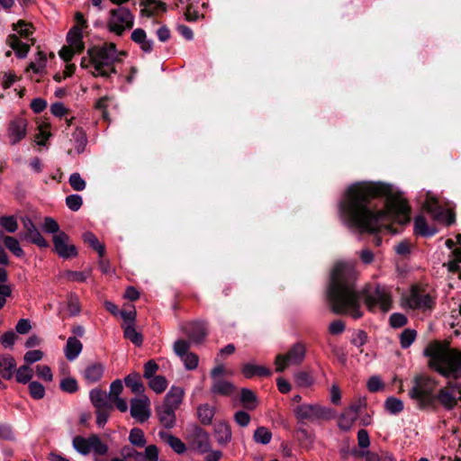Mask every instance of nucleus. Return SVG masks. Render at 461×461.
Returning <instances> with one entry per match:
<instances>
[{
	"instance_id": "nucleus-1",
	"label": "nucleus",
	"mask_w": 461,
	"mask_h": 461,
	"mask_svg": "<svg viewBox=\"0 0 461 461\" xmlns=\"http://www.w3.org/2000/svg\"><path fill=\"white\" fill-rule=\"evenodd\" d=\"M339 213L348 228L358 232L391 231V223L410 221V207L393 186L381 182H357L344 192Z\"/></svg>"
},
{
	"instance_id": "nucleus-2",
	"label": "nucleus",
	"mask_w": 461,
	"mask_h": 461,
	"mask_svg": "<svg viewBox=\"0 0 461 461\" xmlns=\"http://www.w3.org/2000/svg\"><path fill=\"white\" fill-rule=\"evenodd\" d=\"M357 276V273L350 263L339 262L334 266L327 294L335 313L348 314L354 319L362 317L361 294L355 285Z\"/></svg>"
},
{
	"instance_id": "nucleus-3",
	"label": "nucleus",
	"mask_w": 461,
	"mask_h": 461,
	"mask_svg": "<svg viewBox=\"0 0 461 461\" xmlns=\"http://www.w3.org/2000/svg\"><path fill=\"white\" fill-rule=\"evenodd\" d=\"M424 355L429 366L446 378L461 379V351L440 341L427 345Z\"/></svg>"
},
{
	"instance_id": "nucleus-4",
	"label": "nucleus",
	"mask_w": 461,
	"mask_h": 461,
	"mask_svg": "<svg viewBox=\"0 0 461 461\" xmlns=\"http://www.w3.org/2000/svg\"><path fill=\"white\" fill-rule=\"evenodd\" d=\"M118 51L114 43H104L87 50V57L81 59V68L94 77H108L115 73L114 64L118 60Z\"/></svg>"
},
{
	"instance_id": "nucleus-5",
	"label": "nucleus",
	"mask_w": 461,
	"mask_h": 461,
	"mask_svg": "<svg viewBox=\"0 0 461 461\" xmlns=\"http://www.w3.org/2000/svg\"><path fill=\"white\" fill-rule=\"evenodd\" d=\"M366 307L371 312H387L392 306L390 289L384 285L368 287L363 292Z\"/></svg>"
},
{
	"instance_id": "nucleus-6",
	"label": "nucleus",
	"mask_w": 461,
	"mask_h": 461,
	"mask_svg": "<svg viewBox=\"0 0 461 461\" xmlns=\"http://www.w3.org/2000/svg\"><path fill=\"white\" fill-rule=\"evenodd\" d=\"M438 386L435 378L427 375H418L413 379V385L409 392L411 399L416 400L420 405H425L430 402L433 393Z\"/></svg>"
},
{
	"instance_id": "nucleus-7",
	"label": "nucleus",
	"mask_w": 461,
	"mask_h": 461,
	"mask_svg": "<svg viewBox=\"0 0 461 461\" xmlns=\"http://www.w3.org/2000/svg\"><path fill=\"white\" fill-rule=\"evenodd\" d=\"M434 297L426 290L413 285L402 297V306L406 309L428 311L434 306Z\"/></svg>"
},
{
	"instance_id": "nucleus-8",
	"label": "nucleus",
	"mask_w": 461,
	"mask_h": 461,
	"mask_svg": "<svg viewBox=\"0 0 461 461\" xmlns=\"http://www.w3.org/2000/svg\"><path fill=\"white\" fill-rule=\"evenodd\" d=\"M134 23V16L126 7H118L109 12L107 28L111 32L122 35L125 31L130 30Z\"/></svg>"
},
{
	"instance_id": "nucleus-9",
	"label": "nucleus",
	"mask_w": 461,
	"mask_h": 461,
	"mask_svg": "<svg viewBox=\"0 0 461 461\" xmlns=\"http://www.w3.org/2000/svg\"><path fill=\"white\" fill-rule=\"evenodd\" d=\"M72 445L75 450L83 456L90 453L104 456L108 452V446L95 434L90 435L88 438L77 436L73 438Z\"/></svg>"
},
{
	"instance_id": "nucleus-10",
	"label": "nucleus",
	"mask_w": 461,
	"mask_h": 461,
	"mask_svg": "<svg viewBox=\"0 0 461 461\" xmlns=\"http://www.w3.org/2000/svg\"><path fill=\"white\" fill-rule=\"evenodd\" d=\"M295 417L299 420H330L333 417L330 409L318 404H301L294 410Z\"/></svg>"
},
{
	"instance_id": "nucleus-11",
	"label": "nucleus",
	"mask_w": 461,
	"mask_h": 461,
	"mask_svg": "<svg viewBox=\"0 0 461 461\" xmlns=\"http://www.w3.org/2000/svg\"><path fill=\"white\" fill-rule=\"evenodd\" d=\"M305 347L302 343L294 344L286 354H279L276 357V371L284 372L288 366H298L305 357Z\"/></svg>"
},
{
	"instance_id": "nucleus-12",
	"label": "nucleus",
	"mask_w": 461,
	"mask_h": 461,
	"mask_svg": "<svg viewBox=\"0 0 461 461\" xmlns=\"http://www.w3.org/2000/svg\"><path fill=\"white\" fill-rule=\"evenodd\" d=\"M437 401L446 410H453L458 402H461V384L458 382H447L436 395Z\"/></svg>"
},
{
	"instance_id": "nucleus-13",
	"label": "nucleus",
	"mask_w": 461,
	"mask_h": 461,
	"mask_svg": "<svg viewBox=\"0 0 461 461\" xmlns=\"http://www.w3.org/2000/svg\"><path fill=\"white\" fill-rule=\"evenodd\" d=\"M82 38V31L81 28L78 27V25H75L73 28H71L67 35V41L68 45L63 47L60 50V58L65 61H68L72 59L75 53L82 51L85 48Z\"/></svg>"
},
{
	"instance_id": "nucleus-14",
	"label": "nucleus",
	"mask_w": 461,
	"mask_h": 461,
	"mask_svg": "<svg viewBox=\"0 0 461 461\" xmlns=\"http://www.w3.org/2000/svg\"><path fill=\"white\" fill-rule=\"evenodd\" d=\"M424 207L430 213L431 217L439 223L448 226L455 221L452 211L439 206L435 197L428 194Z\"/></svg>"
},
{
	"instance_id": "nucleus-15",
	"label": "nucleus",
	"mask_w": 461,
	"mask_h": 461,
	"mask_svg": "<svg viewBox=\"0 0 461 461\" xmlns=\"http://www.w3.org/2000/svg\"><path fill=\"white\" fill-rule=\"evenodd\" d=\"M131 416L139 423L147 421L150 415V400L147 395H140L131 400Z\"/></svg>"
},
{
	"instance_id": "nucleus-16",
	"label": "nucleus",
	"mask_w": 461,
	"mask_h": 461,
	"mask_svg": "<svg viewBox=\"0 0 461 461\" xmlns=\"http://www.w3.org/2000/svg\"><path fill=\"white\" fill-rule=\"evenodd\" d=\"M28 122L23 117L13 119L7 128V138L12 145H15L25 138Z\"/></svg>"
},
{
	"instance_id": "nucleus-17",
	"label": "nucleus",
	"mask_w": 461,
	"mask_h": 461,
	"mask_svg": "<svg viewBox=\"0 0 461 461\" xmlns=\"http://www.w3.org/2000/svg\"><path fill=\"white\" fill-rule=\"evenodd\" d=\"M68 236L64 231L53 236L55 251L63 258H68L77 255L76 247L68 244Z\"/></svg>"
},
{
	"instance_id": "nucleus-18",
	"label": "nucleus",
	"mask_w": 461,
	"mask_h": 461,
	"mask_svg": "<svg viewBox=\"0 0 461 461\" xmlns=\"http://www.w3.org/2000/svg\"><path fill=\"white\" fill-rule=\"evenodd\" d=\"M193 447L200 454H205L211 447L209 434L203 429L194 426L189 436Z\"/></svg>"
},
{
	"instance_id": "nucleus-19",
	"label": "nucleus",
	"mask_w": 461,
	"mask_h": 461,
	"mask_svg": "<svg viewBox=\"0 0 461 461\" xmlns=\"http://www.w3.org/2000/svg\"><path fill=\"white\" fill-rule=\"evenodd\" d=\"M22 222L23 225V228L26 230V234L24 235V238L31 241L32 243L37 245L40 248H47L49 247V243L47 240L42 237L35 224L32 222V221L29 217H23L22 219Z\"/></svg>"
},
{
	"instance_id": "nucleus-20",
	"label": "nucleus",
	"mask_w": 461,
	"mask_h": 461,
	"mask_svg": "<svg viewBox=\"0 0 461 461\" xmlns=\"http://www.w3.org/2000/svg\"><path fill=\"white\" fill-rule=\"evenodd\" d=\"M182 330L194 343H200L207 335L206 326L202 321L185 323L182 326Z\"/></svg>"
},
{
	"instance_id": "nucleus-21",
	"label": "nucleus",
	"mask_w": 461,
	"mask_h": 461,
	"mask_svg": "<svg viewBox=\"0 0 461 461\" xmlns=\"http://www.w3.org/2000/svg\"><path fill=\"white\" fill-rule=\"evenodd\" d=\"M185 390L182 387L173 385L167 393L162 404L177 410L183 402Z\"/></svg>"
},
{
	"instance_id": "nucleus-22",
	"label": "nucleus",
	"mask_w": 461,
	"mask_h": 461,
	"mask_svg": "<svg viewBox=\"0 0 461 461\" xmlns=\"http://www.w3.org/2000/svg\"><path fill=\"white\" fill-rule=\"evenodd\" d=\"M241 373L247 379H250L254 376H269L271 375V371L267 367L256 365L253 362L243 364L241 367Z\"/></svg>"
},
{
	"instance_id": "nucleus-23",
	"label": "nucleus",
	"mask_w": 461,
	"mask_h": 461,
	"mask_svg": "<svg viewBox=\"0 0 461 461\" xmlns=\"http://www.w3.org/2000/svg\"><path fill=\"white\" fill-rule=\"evenodd\" d=\"M176 411L170 407L161 404L157 408V414L159 422L167 429H171L176 424Z\"/></svg>"
},
{
	"instance_id": "nucleus-24",
	"label": "nucleus",
	"mask_w": 461,
	"mask_h": 461,
	"mask_svg": "<svg viewBox=\"0 0 461 461\" xmlns=\"http://www.w3.org/2000/svg\"><path fill=\"white\" fill-rule=\"evenodd\" d=\"M104 371L103 364L95 362L89 364L83 372V376L88 384H95L98 382Z\"/></svg>"
},
{
	"instance_id": "nucleus-25",
	"label": "nucleus",
	"mask_w": 461,
	"mask_h": 461,
	"mask_svg": "<svg viewBox=\"0 0 461 461\" xmlns=\"http://www.w3.org/2000/svg\"><path fill=\"white\" fill-rule=\"evenodd\" d=\"M89 397L91 400V402L95 407V409H104V408H113V405L111 403V400L108 396V394L98 389L95 388L91 390L89 393Z\"/></svg>"
},
{
	"instance_id": "nucleus-26",
	"label": "nucleus",
	"mask_w": 461,
	"mask_h": 461,
	"mask_svg": "<svg viewBox=\"0 0 461 461\" xmlns=\"http://www.w3.org/2000/svg\"><path fill=\"white\" fill-rule=\"evenodd\" d=\"M159 438L167 444L176 453L183 454L185 452V445L181 441L180 438L175 437L167 431L161 430L158 432Z\"/></svg>"
},
{
	"instance_id": "nucleus-27",
	"label": "nucleus",
	"mask_w": 461,
	"mask_h": 461,
	"mask_svg": "<svg viewBox=\"0 0 461 461\" xmlns=\"http://www.w3.org/2000/svg\"><path fill=\"white\" fill-rule=\"evenodd\" d=\"M125 385L131 389V393L140 395L145 394V385L141 381L140 375L138 373H131L124 378Z\"/></svg>"
},
{
	"instance_id": "nucleus-28",
	"label": "nucleus",
	"mask_w": 461,
	"mask_h": 461,
	"mask_svg": "<svg viewBox=\"0 0 461 461\" xmlns=\"http://www.w3.org/2000/svg\"><path fill=\"white\" fill-rule=\"evenodd\" d=\"M214 437L219 445H226L231 440V430L228 423L219 421L214 425Z\"/></svg>"
},
{
	"instance_id": "nucleus-29",
	"label": "nucleus",
	"mask_w": 461,
	"mask_h": 461,
	"mask_svg": "<svg viewBox=\"0 0 461 461\" xmlns=\"http://www.w3.org/2000/svg\"><path fill=\"white\" fill-rule=\"evenodd\" d=\"M83 349L82 343L75 337H69L67 340L64 353L68 360H75Z\"/></svg>"
},
{
	"instance_id": "nucleus-30",
	"label": "nucleus",
	"mask_w": 461,
	"mask_h": 461,
	"mask_svg": "<svg viewBox=\"0 0 461 461\" xmlns=\"http://www.w3.org/2000/svg\"><path fill=\"white\" fill-rule=\"evenodd\" d=\"M414 232L423 237H431L438 232V230L429 226L423 216H417L414 219Z\"/></svg>"
},
{
	"instance_id": "nucleus-31",
	"label": "nucleus",
	"mask_w": 461,
	"mask_h": 461,
	"mask_svg": "<svg viewBox=\"0 0 461 461\" xmlns=\"http://www.w3.org/2000/svg\"><path fill=\"white\" fill-rule=\"evenodd\" d=\"M0 240L4 242L5 248L15 257L22 258L24 256V251L20 246L17 239L5 235L3 231H0Z\"/></svg>"
},
{
	"instance_id": "nucleus-32",
	"label": "nucleus",
	"mask_w": 461,
	"mask_h": 461,
	"mask_svg": "<svg viewBox=\"0 0 461 461\" xmlns=\"http://www.w3.org/2000/svg\"><path fill=\"white\" fill-rule=\"evenodd\" d=\"M69 141L74 146L75 152L77 154H81L84 152L87 144L86 134L82 129L77 128L72 133Z\"/></svg>"
},
{
	"instance_id": "nucleus-33",
	"label": "nucleus",
	"mask_w": 461,
	"mask_h": 461,
	"mask_svg": "<svg viewBox=\"0 0 461 461\" xmlns=\"http://www.w3.org/2000/svg\"><path fill=\"white\" fill-rule=\"evenodd\" d=\"M7 42L9 46L15 51L18 58L23 59L27 56L30 46L27 43H23L20 41L16 34H12L8 37Z\"/></svg>"
},
{
	"instance_id": "nucleus-34",
	"label": "nucleus",
	"mask_w": 461,
	"mask_h": 461,
	"mask_svg": "<svg viewBox=\"0 0 461 461\" xmlns=\"http://www.w3.org/2000/svg\"><path fill=\"white\" fill-rule=\"evenodd\" d=\"M131 40L137 44H139L143 51H151L153 47V41L147 38V34L142 29H135L131 32Z\"/></svg>"
},
{
	"instance_id": "nucleus-35",
	"label": "nucleus",
	"mask_w": 461,
	"mask_h": 461,
	"mask_svg": "<svg viewBox=\"0 0 461 461\" xmlns=\"http://www.w3.org/2000/svg\"><path fill=\"white\" fill-rule=\"evenodd\" d=\"M234 389L232 383L223 379H215L212 382L211 391L214 394L230 395Z\"/></svg>"
},
{
	"instance_id": "nucleus-36",
	"label": "nucleus",
	"mask_w": 461,
	"mask_h": 461,
	"mask_svg": "<svg viewBox=\"0 0 461 461\" xmlns=\"http://www.w3.org/2000/svg\"><path fill=\"white\" fill-rule=\"evenodd\" d=\"M47 65V56L42 51H38L34 60H32L28 68L27 71L32 70L34 74L43 75L45 73Z\"/></svg>"
},
{
	"instance_id": "nucleus-37",
	"label": "nucleus",
	"mask_w": 461,
	"mask_h": 461,
	"mask_svg": "<svg viewBox=\"0 0 461 461\" xmlns=\"http://www.w3.org/2000/svg\"><path fill=\"white\" fill-rule=\"evenodd\" d=\"M356 412L353 409H347L339 417L338 425L342 430H349L356 421Z\"/></svg>"
},
{
	"instance_id": "nucleus-38",
	"label": "nucleus",
	"mask_w": 461,
	"mask_h": 461,
	"mask_svg": "<svg viewBox=\"0 0 461 461\" xmlns=\"http://www.w3.org/2000/svg\"><path fill=\"white\" fill-rule=\"evenodd\" d=\"M215 413V410L212 406L209 404H202L197 408V415L200 421L204 425L211 424L213 416Z\"/></svg>"
},
{
	"instance_id": "nucleus-39",
	"label": "nucleus",
	"mask_w": 461,
	"mask_h": 461,
	"mask_svg": "<svg viewBox=\"0 0 461 461\" xmlns=\"http://www.w3.org/2000/svg\"><path fill=\"white\" fill-rule=\"evenodd\" d=\"M240 401L248 410H254L257 407V396L254 392L249 388L241 389Z\"/></svg>"
},
{
	"instance_id": "nucleus-40",
	"label": "nucleus",
	"mask_w": 461,
	"mask_h": 461,
	"mask_svg": "<svg viewBox=\"0 0 461 461\" xmlns=\"http://www.w3.org/2000/svg\"><path fill=\"white\" fill-rule=\"evenodd\" d=\"M14 373L16 382L23 384L29 383L33 377V370L29 365L21 366Z\"/></svg>"
},
{
	"instance_id": "nucleus-41",
	"label": "nucleus",
	"mask_w": 461,
	"mask_h": 461,
	"mask_svg": "<svg viewBox=\"0 0 461 461\" xmlns=\"http://www.w3.org/2000/svg\"><path fill=\"white\" fill-rule=\"evenodd\" d=\"M124 337L134 345L140 347L142 344L143 337L141 333L136 330L133 324H127L123 328Z\"/></svg>"
},
{
	"instance_id": "nucleus-42",
	"label": "nucleus",
	"mask_w": 461,
	"mask_h": 461,
	"mask_svg": "<svg viewBox=\"0 0 461 461\" xmlns=\"http://www.w3.org/2000/svg\"><path fill=\"white\" fill-rule=\"evenodd\" d=\"M129 441L133 447H143L147 440L144 432L140 428H133L129 434Z\"/></svg>"
},
{
	"instance_id": "nucleus-43",
	"label": "nucleus",
	"mask_w": 461,
	"mask_h": 461,
	"mask_svg": "<svg viewBox=\"0 0 461 461\" xmlns=\"http://www.w3.org/2000/svg\"><path fill=\"white\" fill-rule=\"evenodd\" d=\"M167 380L162 375H157L149 379V386L156 393H163L167 387Z\"/></svg>"
},
{
	"instance_id": "nucleus-44",
	"label": "nucleus",
	"mask_w": 461,
	"mask_h": 461,
	"mask_svg": "<svg viewBox=\"0 0 461 461\" xmlns=\"http://www.w3.org/2000/svg\"><path fill=\"white\" fill-rule=\"evenodd\" d=\"M253 438L257 443L267 445L272 439V433L266 427H258L254 432Z\"/></svg>"
},
{
	"instance_id": "nucleus-45",
	"label": "nucleus",
	"mask_w": 461,
	"mask_h": 461,
	"mask_svg": "<svg viewBox=\"0 0 461 461\" xmlns=\"http://www.w3.org/2000/svg\"><path fill=\"white\" fill-rule=\"evenodd\" d=\"M85 242L88 243L94 249H95L99 256L102 258L104 255V246L99 242L95 235L92 232H85L83 235Z\"/></svg>"
},
{
	"instance_id": "nucleus-46",
	"label": "nucleus",
	"mask_w": 461,
	"mask_h": 461,
	"mask_svg": "<svg viewBox=\"0 0 461 461\" xmlns=\"http://www.w3.org/2000/svg\"><path fill=\"white\" fill-rule=\"evenodd\" d=\"M0 226L7 232L14 233L18 229V222L14 216H1Z\"/></svg>"
},
{
	"instance_id": "nucleus-47",
	"label": "nucleus",
	"mask_w": 461,
	"mask_h": 461,
	"mask_svg": "<svg viewBox=\"0 0 461 461\" xmlns=\"http://www.w3.org/2000/svg\"><path fill=\"white\" fill-rule=\"evenodd\" d=\"M417 336L416 330L411 329L404 330L400 335V343L402 348H409L413 341L415 340Z\"/></svg>"
},
{
	"instance_id": "nucleus-48",
	"label": "nucleus",
	"mask_w": 461,
	"mask_h": 461,
	"mask_svg": "<svg viewBox=\"0 0 461 461\" xmlns=\"http://www.w3.org/2000/svg\"><path fill=\"white\" fill-rule=\"evenodd\" d=\"M121 456L125 460L142 461V452L137 451L132 447L125 446L121 449Z\"/></svg>"
},
{
	"instance_id": "nucleus-49",
	"label": "nucleus",
	"mask_w": 461,
	"mask_h": 461,
	"mask_svg": "<svg viewBox=\"0 0 461 461\" xmlns=\"http://www.w3.org/2000/svg\"><path fill=\"white\" fill-rule=\"evenodd\" d=\"M385 408L391 414H397L403 409V403L401 400L390 397L385 401Z\"/></svg>"
},
{
	"instance_id": "nucleus-50",
	"label": "nucleus",
	"mask_w": 461,
	"mask_h": 461,
	"mask_svg": "<svg viewBox=\"0 0 461 461\" xmlns=\"http://www.w3.org/2000/svg\"><path fill=\"white\" fill-rule=\"evenodd\" d=\"M29 392L31 396L35 400L42 399L45 395L44 386L36 381L31 382L29 384Z\"/></svg>"
},
{
	"instance_id": "nucleus-51",
	"label": "nucleus",
	"mask_w": 461,
	"mask_h": 461,
	"mask_svg": "<svg viewBox=\"0 0 461 461\" xmlns=\"http://www.w3.org/2000/svg\"><path fill=\"white\" fill-rule=\"evenodd\" d=\"M14 31L21 37L29 39L30 35L32 33V26L23 21H19L16 24H14Z\"/></svg>"
},
{
	"instance_id": "nucleus-52",
	"label": "nucleus",
	"mask_w": 461,
	"mask_h": 461,
	"mask_svg": "<svg viewBox=\"0 0 461 461\" xmlns=\"http://www.w3.org/2000/svg\"><path fill=\"white\" fill-rule=\"evenodd\" d=\"M60 389L66 393H73L78 390L77 382L75 378L66 377L60 381Z\"/></svg>"
},
{
	"instance_id": "nucleus-53",
	"label": "nucleus",
	"mask_w": 461,
	"mask_h": 461,
	"mask_svg": "<svg viewBox=\"0 0 461 461\" xmlns=\"http://www.w3.org/2000/svg\"><path fill=\"white\" fill-rule=\"evenodd\" d=\"M189 348H190V342L185 341L184 339H178V340L175 341L174 346H173L174 352L180 358H182L184 356L190 353L188 351Z\"/></svg>"
},
{
	"instance_id": "nucleus-54",
	"label": "nucleus",
	"mask_w": 461,
	"mask_h": 461,
	"mask_svg": "<svg viewBox=\"0 0 461 461\" xmlns=\"http://www.w3.org/2000/svg\"><path fill=\"white\" fill-rule=\"evenodd\" d=\"M142 2L145 5V10L150 14L166 10L165 4L158 0H142Z\"/></svg>"
},
{
	"instance_id": "nucleus-55",
	"label": "nucleus",
	"mask_w": 461,
	"mask_h": 461,
	"mask_svg": "<svg viewBox=\"0 0 461 461\" xmlns=\"http://www.w3.org/2000/svg\"><path fill=\"white\" fill-rule=\"evenodd\" d=\"M68 310L71 316H76L79 314L81 311L79 299L75 294H70L68 299Z\"/></svg>"
},
{
	"instance_id": "nucleus-56",
	"label": "nucleus",
	"mask_w": 461,
	"mask_h": 461,
	"mask_svg": "<svg viewBox=\"0 0 461 461\" xmlns=\"http://www.w3.org/2000/svg\"><path fill=\"white\" fill-rule=\"evenodd\" d=\"M69 184L76 191H83L86 188V181L78 173H73L69 176Z\"/></svg>"
},
{
	"instance_id": "nucleus-57",
	"label": "nucleus",
	"mask_w": 461,
	"mask_h": 461,
	"mask_svg": "<svg viewBox=\"0 0 461 461\" xmlns=\"http://www.w3.org/2000/svg\"><path fill=\"white\" fill-rule=\"evenodd\" d=\"M83 200L79 194H70L66 198L67 206L74 212H77L82 206Z\"/></svg>"
},
{
	"instance_id": "nucleus-58",
	"label": "nucleus",
	"mask_w": 461,
	"mask_h": 461,
	"mask_svg": "<svg viewBox=\"0 0 461 461\" xmlns=\"http://www.w3.org/2000/svg\"><path fill=\"white\" fill-rule=\"evenodd\" d=\"M158 449L155 445H149L142 452V461H158Z\"/></svg>"
},
{
	"instance_id": "nucleus-59",
	"label": "nucleus",
	"mask_w": 461,
	"mask_h": 461,
	"mask_svg": "<svg viewBox=\"0 0 461 461\" xmlns=\"http://www.w3.org/2000/svg\"><path fill=\"white\" fill-rule=\"evenodd\" d=\"M181 360L183 361L185 367L187 370H194L197 367L199 358L198 356L194 353H188L187 355L184 356Z\"/></svg>"
},
{
	"instance_id": "nucleus-60",
	"label": "nucleus",
	"mask_w": 461,
	"mask_h": 461,
	"mask_svg": "<svg viewBox=\"0 0 461 461\" xmlns=\"http://www.w3.org/2000/svg\"><path fill=\"white\" fill-rule=\"evenodd\" d=\"M123 390L122 382L120 379L114 380L110 385V391L108 396L110 400L120 398V395Z\"/></svg>"
},
{
	"instance_id": "nucleus-61",
	"label": "nucleus",
	"mask_w": 461,
	"mask_h": 461,
	"mask_svg": "<svg viewBox=\"0 0 461 461\" xmlns=\"http://www.w3.org/2000/svg\"><path fill=\"white\" fill-rule=\"evenodd\" d=\"M42 229L47 233L58 234L59 231V226L58 222L50 217H47L42 224Z\"/></svg>"
},
{
	"instance_id": "nucleus-62",
	"label": "nucleus",
	"mask_w": 461,
	"mask_h": 461,
	"mask_svg": "<svg viewBox=\"0 0 461 461\" xmlns=\"http://www.w3.org/2000/svg\"><path fill=\"white\" fill-rule=\"evenodd\" d=\"M113 410V408H104V409H97L95 411L96 414V424L99 428H103L109 418L110 411Z\"/></svg>"
},
{
	"instance_id": "nucleus-63",
	"label": "nucleus",
	"mask_w": 461,
	"mask_h": 461,
	"mask_svg": "<svg viewBox=\"0 0 461 461\" xmlns=\"http://www.w3.org/2000/svg\"><path fill=\"white\" fill-rule=\"evenodd\" d=\"M36 374L39 378H41L46 382H51L53 379L52 372L46 365H38L36 366Z\"/></svg>"
},
{
	"instance_id": "nucleus-64",
	"label": "nucleus",
	"mask_w": 461,
	"mask_h": 461,
	"mask_svg": "<svg viewBox=\"0 0 461 461\" xmlns=\"http://www.w3.org/2000/svg\"><path fill=\"white\" fill-rule=\"evenodd\" d=\"M158 370V364L154 360H149L144 365V373H143L144 378L149 380V379L156 376L155 374Z\"/></svg>"
}]
</instances>
